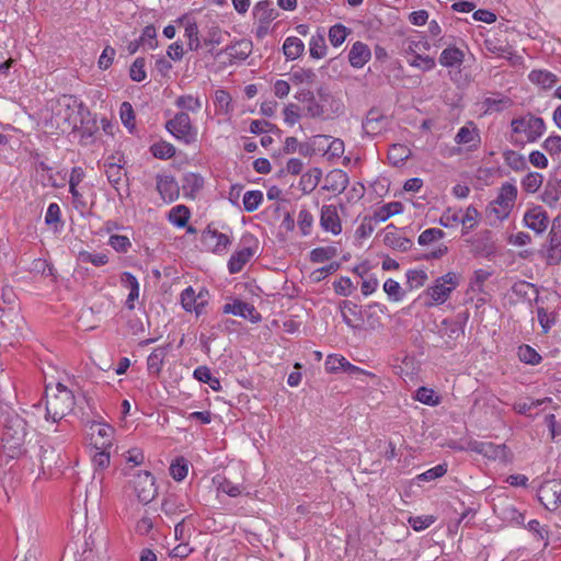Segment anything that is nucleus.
<instances>
[{"label": "nucleus", "mask_w": 561, "mask_h": 561, "mask_svg": "<svg viewBox=\"0 0 561 561\" xmlns=\"http://www.w3.org/2000/svg\"><path fill=\"white\" fill-rule=\"evenodd\" d=\"M317 78V75L312 69H304L300 68L298 70H295L290 75V80L295 84H301V83H308L312 84L314 83Z\"/></svg>", "instance_id": "nucleus-47"}, {"label": "nucleus", "mask_w": 561, "mask_h": 561, "mask_svg": "<svg viewBox=\"0 0 561 561\" xmlns=\"http://www.w3.org/2000/svg\"><path fill=\"white\" fill-rule=\"evenodd\" d=\"M383 290L393 301H401L403 299L404 293L400 284L392 278H389L385 282Z\"/></svg>", "instance_id": "nucleus-53"}, {"label": "nucleus", "mask_w": 561, "mask_h": 561, "mask_svg": "<svg viewBox=\"0 0 561 561\" xmlns=\"http://www.w3.org/2000/svg\"><path fill=\"white\" fill-rule=\"evenodd\" d=\"M538 499L547 510H557L561 505V480L553 479L542 483L538 490Z\"/></svg>", "instance_id": "nucleus-9"}, {"label": "nucleus", "mask_w": 561, "mask_h": 561, "mask_svg": "<svg viewBox=\"0 0 561 561\" xmlns=\"http://www.w3.org/2000/svg\"><path fill=\"white\" fill-rule=\"evenodd\" d=\"M209 53L213 54L216 58L220 57L221 55H227L230 61H242L245 60L252 53V43L248 39H241L226 46V48L217 53H214L213 48H210Z\"/></svg>", "instance_id": "nucleus-12"}, {"label": "nucleus", "mask_w": 561, "mask_h": 561, "mask_svg": "<svg viewBox=\"0 0 561 561\" xmlns=\"http://www.w3.org/2000/svg\"><path fill=\"white\" fill-rule=\"evenodd\" d=\"M51 389L46 387V420L59 422L68 415L75 407V396L71 390L58 382L50 393Z\"/></svg>", "instance_id": "nucleus-3"}, {"label": "nucleus", "mask_w": 561, "mask_h": 561, "mask_svg": "<svg viewBox=\"0 0 561 561\" xmlns=\"http://www.w3.org/2000/svg\"><path fill=\"white\" fill-rule=\"evenodd\" d=\"M511 141L518 146L537 141L546 131V123L541 117L530 113L511 122Z\"/></svg>", "instance_id": "nucleus-2"}, {"label": "nucleus", "mask_w": 561, "mask_h": 561, "mask_svg": "<svg viewBox=\"0 0 561 561\" xmlns=\"http://www.w3.org/2000/svg\"><path fill=\"white\" fill-rule=\"evenodd\" d=\"M415 399L427 405H437L439 403V399L435 396L434 390L426 387H420L416 390Z\"/></svg>", "instance_id": "nucleus-57"}, {"label": "nucleus", "mask_w": 561, "mask_h": 561, "mask_svg": "<svg viewBox=\"0 0 561 561\" xmlns=\"http://www.w3.org/2000/svg\"><path fill=\"white\" fill-rule=\"evenodd\" d=\"M517 187L512 183L502 184L495 201L490 205L489 213L496 219H505L515 205Z\"/></svg>", "instance_id": "nucleus-6"}, {"label": "nucleus", "mask_w": 561, "mask_h": 561, "mask_svg": "<svg viewBox=\"0 0 561 561\" xmlns=\"http://www.w3.org/2000/svg\"><path fill=\"white\" fill-rule=\"evenodd\" d=\"M121 282L129 288V294L126 300L128 309H134V300L139 297V283L137 278L129 272H124L121 276Z\"/></svg>", "instance_id": "nucleus-30"}, {"label": "nucleus", "mask_w": 561, "mask_h": 561, "mask_svg": "<svg viewBox=\"0 0 561 561\" xmlns=\"http://www.w3.org/2000/svg\"><path fill=\"white\" fill-rule=\"evenodd\" d=\"M185 36L188 38V48L191 50H197L201 46V41L198 37V27L196 23H188L185 26Z\"/></svg>", "instance_id": "nucleus-59"}, {"label": "nucleus", "mask_w": 561, "mask_h": 561, "mask_svg": "<svg viewBox=\"0 0 561 561\" xmlns=\"http://www.w3.org/2000/svg\"><path fill=\"white\" fill-rule=\"evenodd\" d=\"M504 160L506 164L515 171L524 170L526 168L525 158L514 150L505 151Z\"/></svg>", "instance_id": "nucleus-51"}, {"label": "nucleus", "mask_w": 561, "mask_h": 561, "mask_svg": "<svg viewBox=\"0 0 561 561\" xmlns=\"http://www.w3.org/2000/svg\"><path fill=\"white\" fill-rule=\"evenodd\" d=\"M341 313L343 321L352 329H362L364 325V318L362 309L358 305L344 300L341 304Z\"/></svg>", "instance_id": "nucleus-16"}, {"label": "nucleus", "mask_w": 561, "mask_h": 561, "mask_svg": "<svg viewBox=\"0 0 561 561\" xmlns=\"http://www.w3.org/2000/svg\"><path fill=\"white\" fill-rule=\"evenodd\" d=\"M253 255L254 251L251 248H243L233 253L228 262L229 272L239 273Z\"/></svg>", "instance_id": "nucleus-26"}, {"label": "nucleus", "mask_w": 561, "mask_h": 561, "mask_svg": "<svg viewBox=\"0 0 561 561\" xmlns=\"http://www.w3.org/2000/svg\"><path fill=\"white\" fill-rule=\"evenodd\" d=\"M431 48L430 43L424 37H409L405 41V53L415 55L419 54L421 50H428Z\"/></svg>", "instance_id": "nucleus-50"}, {"label": "nucleus", "mask_w": 561, "mask_h": 561, "mask_svg": "<svg viewBox=\"0 0 561 561\" xmlns=\"http://www.w3.org/2000/svg\"><path fill=\"white\" fill-rule=\"evenodd\" d=\"M409 156L410 149L401 144L392 145L388 151V159L393 165L404 162L408 160Z\"/></svg>", "instance_id": "nucleus-37"}, {"label": "nucleus", "mask_w": 561, "mask_h": 561, "mask_svg": "<svg viewBox=\"0 0 561 561\" xmlns=\"http://www.w3.org/2000/svg\"><path fill=\"white\" fill-rule=\"evenodd\" d=\"M104 168L108 182L118 192V184L121 183L122 178L125 175L123 167L115 162L107 161L105 162Z\"/></svg>", "instance_id": "nucleus-35"}, {"label": "nucleus", "mask_w": 561, "mask_h": 561, "mask_svg": "<svg viewBox=\"0 0 561 561\" xmlns=\"http://www.w3.org/2000/svg\"><path fill=\"white\" fill-rule=\"evenodd\" d=\"M181 304L186 311H195L199 314V308L197 305L196 294L192 287H187L181 294Z\"/></svg>", "instance_id": "nucleus-44"}, {"label": "nucleus", "mask_w": 561, "mask_h": 561, "mask_svg": "<svg viewBox=\"0 0 561 561\" xmlns=\"http://www.w3.org/2000/svg\"><path fill=\"white\" fill-rule=\"evenodd\" d=\"M2 424V443L7 455L10 458H19L25 453V440L27 436V423L15 412H2L0 416Z\"/></svg>", "instance_id": "nucleus-1"}, {"label": "nucleus", "mask_w": 561, "mask_h": 561, "mask_svg": "<svg viewBox=\"0 0 561 561\" xmlns=\"http://www.w3.org/2000/svg\"><path fill=\"white\" fill-rule=\"evenodd\" d=\"M229 36V32L221 30L219 26L213 25L207 30L206 34L204 35L203 43L205 46L213 47L215 45H220Z\"/></svg>", "instance_id": "nucleus-33"}, {"label": "nucleus", "mask_w": 561, "mask_h": 561, "mask_svg": "<svg viewBox=\"0 0 561 561\" xmlns=\"http://www.w3.org/2000/svg\"><path fill=\"white\" fill-rule=\"evenodd\" d=\"M165 128L171 133L178 140L188 145L196 140L197 130L193 126L191 118L187 113L180 112L175 116L168 121Z\"/></svg>", "instance_id": "nucleus-7"}, {"label": "nucleus", "mask_w": 561, "mask_h": 561, "mask_svg": "<svg viewBox=\"0 0 561 561\" xmlns=\"http://www.w3.org/2000/svg\"><path fill=\"white\" fill-rule=\"evenodd\" d=\"M444 236L445 232L443 230L438 228H428L419 236L417 242L421 245H427L434 241L440 240Z\"/></svg>", "instance_id": "nucleus-54"}, {"label": "nucleus", "mask_w": 561, "mask_h": 561, "mask_svg": "<svg viewBox=\"0 0 561 561\" xmlns=\"http://www.w3.org/2000/svg\"><path fill=\"white\" fill-rule=\"evenodd\" d=\"M168 217L173 225L182 228L186 226L190 219V210L184 205H178L170 210Z\"/></svg>", "instance_id": "nucleus-36"}, {"label": "nucleus", "mask_w": 561, "mask_h": 561, "mask_svg": "<svg viewBox=\"0 0 561 561\" xmlns=\"http://www.w3.org/2000/svg\"><path fill=\"white\" fill-rule=\"evenodd\" d=\"M78 259L83 263H91L94 266H102L107 263V256L103 253H90L88 251L79 252Z\"/></svg>", "instance_id": "nucleus-55"}, {"label": "nucleus", "mask_w": 561, "mask_h": 561, "mask_svg": "<svg viewBox=\"0 0 561 561\" xmlns=\"http://www.w3.org/2000/svg\"><path fill=\"white\" fill-rule=\"evenodd\" d=\"M157 191L164 202H174L180 194L179 185L173 176L157 175Z\"/></svg>", "instance_id": "nucleus-17"}, {"label": "nucleus", "mask_w": 561, "mask_h": 561, "mask_svg": "<svg viewBox=\"0 0 561 561\" xmlns=\"http://www.w3.org/2000/svg\"><path fill=\"white\" fill-rule=\"evenodd\" d=\"M263 201L261 191H248L243 196V207L248 213L256 210Z\"/></svg>", "instance_id": "nucleus-45"}, {"label": "nucleus", "mask_w": 561, "mask_h": 561, "mask_svg": "<svg viewBox=\"0 0 561 561\" xmlns=\"http://www.w3.org/2000/svg\"><path fill=\"white\" fill-rule=\"evenodd\" d=\"M465 54L457 47L445 48L439 57V64L447 68L460 67L463 62Z\"/></svg>", "instance_id": "nucleus-28"}, {"label": "nucleus", "mask_w": 561, "mask_h": 561, "mask_svg": "<svg viewBox=\"0 0 561 561\" xmlns=\"http://www.w3.org/2000/svg\"><path fill=\"white\" fill-rule=\"evenodd\" d=\"M337 254V250L334 247L316 248L310 253V260L313 263H322L331 260Z\"/></svg>", "instance_id": "nucleus-48"}, {"label": "nucleus", "mask_w": 561, "mask_h": 561, "mask_svg": "<svg viewBox=\"0 0 561 561\" xmlns=\"http://www.w3.org/2000/svg\"><path fill=\"white\" fill-rule=\"evenodd\" d=\"M295 99L305 104L304 115L310 118L323 117L324 106L317 102L314 93L309 89H301L295 94Z\"/></svg>", "instance_id": "nucleus-11"}, {"label": "nucleus", "mask_w": 561, "mask_h": 561, "mask_svg": "<svg viewBox=\"0 0 561 561\" xmlns=\"http://www.w3.org/2000/svg\"><path fill=\"white\" fill-rule=\"evenodd\" d=\"M528 79L545 90L552 88L558 82V77L554 73L541 69L530 71Z\"/></svg>", "instance_id": "nucleus-27"}, {"label": "nucleus", "mask_w": 561, "mask_h": 561, "mask_svg": "<svg viewBox=\"0 0 561 561\" xmlns=\"http://www.w3.org/2000/svg\"><path fill=\"white\" fill-rule=\"evenodd\" d=\"M204 185V179L196 173H187L183 179V190L191 194L199 191Z\"/></svg>", "instance_id": "nucleus-52"}, {"label": "nucleus", "mask_w": 561, "mask_h": 561, "mask_svg": "<svg viewBox=\"0 0 561 561\" xmlns=\"http://www.w3.org/2000/svg\"><path fill=\"white\" fill-rule=\"evenodd\" d=\"M310 46V55L313 58L320 59L325 56L327 53V46L323 35L317 34L313 35L309 43Z\"/></svg>", "instance_id": "nucleus-46"}, {"label": "nucleus", "mask_w": 561, "mask_h": 561, "mask_svg": "<svg viewBox=\"0 0 561 561\" xmlns=\"http://www.w3.org/2000/svg\"><path fill=\"white\" fill-rule=\"evenodd\" d=\"M165 355V347H157L152 351V353L147 358V367L149 373L158 375L161 371Z\"/></svg>", "instance_id": "nucleus-34"}, {"label": "nucleus", "mask_w": 561, "mask_h": 561, "mask_svg": "<svg viewBox=\"0 0 561 561\" xmlns=\"http://www.w3.org/2000/svg\"><path fill=\"white\" fill-rule=\"evenodd\" d=\"M187 465L183 458L176 459L170 466V474L176 481H182L187 476Z\"/></svg>", "instance_id": "nucleus-61"}, {"label": "nucleus", "mask_w": 561, "mask_h": 561, "mask_svg": "<svg viewBox=\"0 0 561 561\" xmlns=\"http://www.w3.org/2000/svg\"><path fill=\"white\" fill-rule=\"evenodd\" d=\"M403 210V206L400 202L388 203L378 208L373 217L377 224L388 220L391 216L400 214Z\"/></svg>", "instance_id": "nucleus-32"}, {"label": "nucleus", "mask_w": 561, "mask_h": 561, "mask_svg": "<svg viewBox=\"0 0 561 561\" xmlns=\"http://www.w3.org/2000/svg\"><path fill=\"white\" fill-rule=\"evenodd\" d=\"M139 41L142 43V46H148L149 49H154L158 46L157 42V32L153 25H147Z\"/></svg>", "instance_id": "nucleus-58"}, {"label": "nucleus", "mask_w": 561, "mask_h": 561, "mask_svg": "<svg viewBox=\"0 0 561 561\" xmlns=\"http://www.w3.org/2000/svg\"><path fill=\"white\" fill-rule=\"evenodd\" d=\"M518 357L522 362L530 365H537L541 360V356L529 345L518 347Z\"/></svg>", "instance_id": "nucleus-49"}, {"label": "nucleus", "mask_w": 561, "mask_h": 561, "mask_svg": "<svg viewBox=\"0 0 561 561\" xmlns=\"http://www.w3.org/2000/svg\"><path fill=\"white\" fill-rule=\"evenodd\" d=\"M386 128V117L377 108H371L363 122V130L366 135L376 136Z\"/></svg>", "instance_id": "nucleus-19"}, {"label": "nucleus", "mask_w": 561, "mask_h": 561, "mask_svg": "<svg viewBox=\"0 0 561 561\" xmlns=\"http://www.w3.org/2000/svg\"><path fill=\"white\" fill-rule=\"evenodd\" d=\"M561 198V185L560 183H551L548 182L546 185L545 192L542 194V201L550 207L557 205V203Z\"/></svg>", "instance_id": "nucleus-39"}, {"label": "nucleus", "mask_w": 561, "mask_h": 561, "mask_svg": "<svg viewBox=\"0 0 561 561\" xmlns=\"http://www.w3.org/2000/svg\"><path fill=\"white\" fill-rule=\"evenodd\" d=\"M543 149L551 156L561 152V136L552 135L549 136L542 144Z\"/></svg>", "instance_id": "nucleus-64"}, {"label": "nucleus", "mask_w": 561, "mask_h": 561, "mask_svg": "<svg viewBox=\"0 0 561 561\" xmlns=\"http://www.w3.org/2000/svg\"><path fill=\"white\" fill-rule=\"evenodd\" d=\"M410 66L422 69L423 71L432 70L435 67L434 58L430 56H422L420 54L413 55V59L409 61Z\"/></svg>", "instance_id": "nucleus-62"}, {"label": "nucleus", "mask_w": 561, "mask_h": 561, "mask_svg": "<svg viewBox=\"0 0 561 561\" xmlns=\"http://www.w3.org/2000/svg\"><path fill=\"white\" fill-rule=\"evenodd\" d=\"M134 489L138 500L144 504L150 503L157 495L154 478L149 471H142L136 476Z\"/></svg>", "instance_id": "nucleus-10"}, {"label": "nucleus", "mask_w": 561, "mask_h": 561, "mask_svg": "<svg viewBox=\"0 0 561 561\" xmlns=\"http://www.w3.org/2000/svg\"><path fill=\"white\" fill-rule=\"evenodd\" d=\"M129 76L133 81L141 82L146 79V71H145V59L144 58H137L129 69Z\"/></svg>", "instance_id": "nucleus-63"}, {"label": "nucleus", "mask_w": 561, "mask_h": 561, "mask_svg": "<svg viewBox=\"0 0 561 561\" xmlns=\"http://www.w3.org/2000/svg\"><path fill=\"white\" fill-rule=\"evenodd\" d=\"M427 278L428 276L423 270H409L407 272V286L410 289L421 288Z\"/></svg>", "instance_id": "nucleus-42"}, {"label": "nucleus", "mask_w": 561, "mask_h": 561, "mask_svg": "<svg viewBox=\"0 0 561 561\" xmlns=\"http://www.w3.org/2000/svg\"><path fill=\"white\" fill-rule=\"evenodd\" d=\"M218 490L228 494L229 496L236 497L241 494L243 486L242 484L231 482L227 478H222L218 483Z\"/></svg>", "instance_id": "nucleus-60"}, {"label": "nucleus", "mask_w": 561, "mask_h": 561, "mask_svg": "<svg viewBox=\"0 0 561 561\" xmlns=\"http://www.w3.org/2000/svg\"><path fill=\"white\" fill-rule=\"evenodd\" d=\"M543 178L538 172H529L522 180V186L527 193H536L542 185Z\"/></svg>", "instance_id": "nucleus-41"}, {"label": "nucleus", "mask_w": 561, "mask_h": 561, "mask_svg": "<svg viewBox=\"0 0 561 561\" xmlns=\"http://www.w3.org/2000/svg\"><path fill=\"white\" fill-rule=\"evenodd\" d=\"M71 103L65 105V124L68 125L73 131L81 133V138L92 137L94 130L96 129V124L92 121L91 126H89L90 121L87 122L85 125V116L90 115V112L87 106L82 102H78L77 100L69 99Z\"/></svg>", "instance_id": "nucleus-4"}, {"label": "nucleus", "mask_w": 561, "mask_h": 561, "mask_svg": "<svg viewBox=\"0 0 561 561\" xmlns=\"http://www.w3.org/2000/svg\"><path fill=\"white\" fill-rule=\"evenodd\" d=\"M460 283V275L454 272H448L445 275L437 277L432 286L425 290V295L431 298L428 306L443 305L450 294L458 287Z\"/></svg>", "instance_id": "nucleus-5"}, {"label": "nucleus", "mask_w": 561, "mask_h": 561, "mask_svg": "<svg viewBox=\"0 0 561 561\" xmlns=\"http://www.w3.org/2000/svg\"><path fill=\"white\" fill-rule=\"evenodd\" d=\"M90 430L93 445L96 449H107L112 446L114 428L111 425L93 422Z\"/></svg>", "instance_id": "nucleus-13"}, {"label": "nucleus", "mask_w": 561, "mask_h": 561, "mask_svg": "<svg viewBox=\"0 0 561 561\" xmlns=\"http://www.w3.org/2000/svg\"><path fill=\"white\" fill-rule=\"evenodd\" d=\"M204 238L211 250L217 253L225 251L230 243V239L227 234L216 230H208Z\"/></svg>", "instance_id": "nucleus-29"}, {"label": "nucleus", "mask_w": 561, "mask_h": 561, "mask_svg": "<svg viewBox=\"0 0 561 561\" xmlns=\"http://www.w3.org/2000/svg\"><path fill=\"white\" fill-rule=\"evenodd\" d=\"M224 312L240 316L244 319L251 320L252 322H257L261 319L260 313L256 312L253 305L240 300H236L232 304H226L224 306Z\"/></svg>", "instance_id": "nucleus-20"}, {"label": "nucleus", "mask_w": 561, "mask_h": 561, "mask_svg": "<svg viewBox=\"0 0 561 561\" xmlns=\"http://www.w3.org/2000/svg\"><path fill=\"white\" fill-rule=\"evenodd\" d=\"M320 178L321 171L319 169H313L312 171L305 173L300 179L302 191L305 193H310L313 191L319 184Z\"/></svg>", "instance_id": "nucleus-43"}, {"label": "nucleus", "mask_w": 561, "mask_h": 561, "mask_svg": "<svg viewBox=\"0 0 561 561\" xmlns=\"http://www.w3.org/2000/svg\"><path fill=\"white\" fill-rule=\"evenodd\" d=\"M348 185V175L342 170H333L325 176L324 188L341 194Z\"/></svg>", "instance_id": "nucleus-22"}, {"label": "nucleus", "mask_w": 561, "mask_h": 561, "mask_svg": "<svg viewBox=\"0 0 561 561\" xmlns=\"http://www.w3.org/2000/svg\"><path fill=\"white\" fill-rule=\"evenodd\" d=\"M457 145H467L469 150H474L480 146L481 138L477 126L469 122L462 126L455 136Z\"/></svg>", "instance_id": "nucleus-15"}, {"label": "nucleus", "mask_w": 561, "mask_h": 561, "mask_svg": "<svg viewBox=\"0 0 561 561\" xmlns=\"http://www.w3.org/2000/svg\"><path fill=\"white\" fill-rule=\"evenodd\" d=\"M175 105L181 110L196 113L202 108V101L198 96L185 94L176 99Z\"/></svg>", "instance_id": "nucleus-38"}, {"label": "nucleus", "mask_w": 561, "mask_h": 561, "mask_svg": "<svg viewBox=\"0 0 561 561\" xmlns=\"http://www.w3.org/2000/svg\"><path fill=\"white\" fill-rule=\"evenodd\" d=\"M347 28L342 24L333 25L329 31V39L333 46H340L347 36Z\"/></svg>", "instance_id": "nucleus-56"}, {"label": "nucleus", "mask_w": 561, "mask_h": 561, "mask_svg": "<svg viewBox=\"0 0 561 561\" xmlns=\"http://www.w3.org/2000/svg\"><path fill=\"white\" fill-rule=\"evenodd\" d=\"M524 221L528 228L538 233L545 231L548 226V217L546 213L539 208L527 211L524 216Z\"/></svg>", "instance_id": "nucleus-25"}, {"label": "nucleus", "mask_w": 561, "mask_h": 561, "mask_svg": "<svg viewBox=\"0 0 561 561\" xmlns=\"http://www.w3.org/2000/svg\"><path fill=\"white\" fill-rule=\"evenodd\" d=\"M253 15L259 23L270 24L279 13L270 0H262L255 4Z\"/></svg>", "instance_id": "nucleus-23"}, {"label": "nucleus", "mask_w": 561, "mask_h": 561, "mask_svg": "<svg viewBox=\"0 0 561 561\" xmlns=\"http://www.w3.org/2000/svg\"><path fill=\"white\" fill-rule=\"evenodd\" d=\"M463 449L480 454L490 460L507 461L510 457V450L504 444L496 445L491 442L471 439Z\"/></svg>", "instance_id": "nucleus-8"}, {"label": "nucleus", "mask_w": 561, "mask_h": 561, "mask_svg": "<svg viewBox=\"0 0 561 561\" xmlns=\"http://www.w3.org/2000/svg\"><path fill=\"white\" fill-rule=\"evenodd\" d=\"M391 229H394L393 225H389L387 227V232L383 237V243L387 247L401 252L409 251L413 245L412 240L398 234L396 231H392Z\"/></svg>", "instance_id": "nucleus-21"}, {"label": "nucleus", "mask_w": 561, "mask_h": 561, "mask_svg": "<svg viewBox=\"0 0 561 561\" xmlns=\"http://www.w3.org/2000/svg\"><path fill=\"white\" fill-rule=\"evenodd\" d=\"M150 151L153 157L165 160L175 154V147L170 142L159 141L151 146Z\"/></svg>", "instance_id": "nucleus-40"}, {"label": "nucleus", "mask_w": 561, "mask_h": 561, "mask_svg": "<svg viewBox=\"0 0 561 561\" xmlns=\"http://www.w3.org/2000/svg\"><path fill=\"white\" fill-rule=\"evenodd\" d=\"M545 257L548 265H557L561 262V230H557L556 222H553L552 229L549 232Z\"/></svg>", "instance_id": "nucleus-14"}, {"label": "nucleus", "mask_w": 561, "mask_h": 561, "mask_svg": "<svg viewBox=\"0 0 561 561\" xmlns=\"http://www.w3.org/2000/svg\"><path fill=\"white\" fill-rule=\"evenodd\" d=\"M305 45L298 37L291 36L286 38L283 45V51L287 59L295 60L301 56Z\"/></svg>", "instance_id": "nucleus-31"}, {"label": "nucleus", "mask_w": 561, "mask_h": 561, "mask_svg": "<svg viewBox=\"0 0 561 561\" xmlns=\"http://www.w3.org/2000/svg\"><path fill=\"white\" fill-rule=\"evenodd\" d=\"M320 225L325 231L339 234L342 231L341 221L334 205H323L321 208Z\"/></svg>", "instance_id": "nucleus-18"}, {"label": "nucleus", "mask_w": 561, "mask_h": 561, "mask_svg": "<svg viewBox=\"0 0 561 561\" xmlns=\"http://www.w3.org/2000/svg\"><path fill=\"white\" fill-rule=\"evenodd\" d=\"M370 56L369 47L362 42H356L351 47L348 60L353 67L362 68L370 59Z\"/></svg>", "instance_id": "nucleus-24"}]
</instances>
